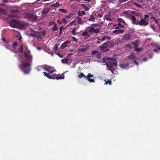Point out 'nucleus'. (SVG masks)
<instances>
[{
  "mask_svg": "<svg viewBox=\"0 0 160 160\" xmlns=\"http://www.w3.org/2000/svg\"><path fill=\"white\" fill-rule=\"evenodd\" d=\"M149 16L145 15L144 18H141L140 20H137L134 16H131L130 18L133 24L141 26H145L148 24Z\"/></svg>",
  "mask_w": 160,
  "mask_h": 160,
  "instance_id": "f257e3e1",
  "label": "nucleus"
},
{
  "mask_svg": "<svg viewBox=\"0 0 160 160\" xmlns=\"http://www.w3.org/2000/svg\"><path fill=\"white\" fill-rule=\"evenodd\" d=\"M32 31L36 32L35 34H31L30 35L37 39L42 38L41 36H44L46 33V32L44 29L40 28L39 26L34 27Z\"/></svg>",
  "mask_w": 160,
  "mask_h": 160,
  "instance_id": "f03ea898",
  "label": "nucleus"
},
{
  "mask_svg": "<svg viewBox=\"0 0 160 160\" xmlns=\"http://www.w3.org/2000/svg\"><path fill=\"white\" fill-rule=\"evenodd\" d=\"M30 67V64L29 63L25 62H22V64L21 65V69L25 74L29 73L30 71V68H27Z\"/></svg>",
  "mask_w": 160,
  "mask_h": 160,
  "instance_id": "7ed1b4c3",
  "label": "nucleus"
},
{
  "mask_svg": "<svg viewBox=\"0 0 160 160\" xmlns=\"http://www.w3.org/2000/svg\"><path fill=\"white\" fill-rule=\"evenodd\" d=\"M138 41H135L134 42L131 44H127L126 45V46L128 48H133L135 49V51L137 52H139L142 50V48H138L137 47L138 46Z\"/></svg>",
  "mask_w": 160,
  "mask_h": 160,
  "instance_id": "20e7f679",
  "label": "nucleus"
},
{
  "mask_svg": "<svg viewBox=\"0 0 160 160\" xmlns=\"http://www.w3.org/2000/svg\"><path fill=\"white\" fill-rule=\"evenodd\" d=\"M44 73V75L49 79H56L57 80H60L62 79H64V75L63 74H61V76H58V75H50L49 73H47V72H43Z\"/></svg>",
  "mask_w": 160,
  "mask_h": 160,
  "instance_id": "39448f33",
  "label": "nucleus"
},
{
  "mask_svg": "<svg viewBox=\"0 0 160 160\" xmlns=\"http://www.w3.org/2000/svg\"><path fill=\"white\" fill-rule=\"evenodd\" d=\"M24 47L25 48V50L24 52V56L27 58L28 62H31L32 61V56L30 55V50L28 49L27 47L24 46Z\"/></svg>",
  "mask_w": 160,
  "mask_h": 160,
  "instance_id": "423d86ee",
  "label": "nucleus"
},
{
  "mask_svg": "<svg viewBox=\"0 0 160 160\" xmlns=\"http://www.w3.org/2000/svg\"><path fill=\"white\" fill-rule=\"evenodd\" d=\"M88 31L92 34H95L99 32L100 31V28L95 29L93 27L90 26L88 27Z\"/></svg>",
  "mask_w": 160,
  "mask_h": 160,
  "instance_id": "0eeeda50",
  "label": "nucleus"
},
{
  "mask_svg": "<svg viewBox=\"0 0 160 160\" xmlns=\"http://www.w3.org/2000/svg\"><path fill=\"white\" fill-rule=\"evenodd\" d=\"M27 24L24 22H20L18 21L17 28L21 30L25 29L27 26Z\"/></svg>",
  "mask_w": 160,
  "mask_h": 160,
  "instance_id": "6e6552de",
  "label": "nucleus"
},
{
  "mask_svg": "<svg viewBox=\"0 0 160 160\" xmlns=\"http://www.w3.org/2000/svg\"><path fill=\"white\" fill-rule=\"evenodd\" d=\"M10 12L12 13L9 15V17L11 18L17 17L18 16L19 12L17 10H12L10 11Z\"/></svg>",
  "mask_w": 160,
  "mask_h": 160,
  "instance_id": "1a4fd4ad",
  "label": "nucleus"
},
{
  "mask_svg": "<svg viewBox=\"0 0 160 160\" xmlns=\"http://www.w3.org/2000/svg\"><path fill=\"white\" fill-rule=\"evenodd\" d=\"M93 77V74H91L90 73H89L88 74V76H87V78H85L86 80H87L89 82H94L95 80L94 79H90V77Z\"/></svg>",
  "mask_w": 160,
  "mask_h": 160,
  "instance_id": "9d476101",
  "label": "nucleus"
},
{
  "mask_svg": "<svg viewBox=\"0 0 160 160\" xmlns=\"http://www.w3.org/2000/svg\"><path fill=\"white\" fill-rule=\"evenodd\" d=\"M108 45L106 44L102 45L100 46L101 51L102 52H105L108 50Z\"/></svg>",
  "mask_w": 160,
  "mask_h": 160,
  "instance_id": "9b49d317",
  "label": "nucleus"
},
{
  "mask_svg": "<svg viewBox=\"0 0 160 160\" xmlns=\"http://www.w3.org/2000/svg\"><path fill=\"white\" fill-rule=\"evenodd\" d=\"M18 21L14 20L11 21L10 23V25L13 28H17L18 22Z\"/></svg>",
  "mask_w": 160,
  "mask_h": 160,
  "instance_id": "f8f14e48",
  "label": "nucleus"
},
{
  "mask_svg": "<svg viewBox=\"0 0 160 160\" xmlns=\"http://www.w3.org/2000/svg\"><path fill=\"white\" fill-rule=\"evenodd\" d=\"M70 43V41H66V42L63 43L61 45V48L63 49L68 46V44Z\"/></svg>",
  "mask_w": 160,
  "mask_h": 160,
  "instance_id": "ddd939ff",
  "label": "nucleus"
},
{
  "mask_svg": "<svg viewBox=\"0 0 160 160\" xmlns=\"http://www.w3.org/2000/svg\"><path fill=\"white\" fill-rule=\"evenodd\" d=\"M88 48V47L87 46H84L83 48L78 49V52H85L87 50Z\"/></svg>",
  "mask_w": 160,
  "mask_h": 160,
  "instance_id": "4468645a",
  "label": "nucleus"
},
{
  "mask_svg": "<svg viewBox=\"0 0 160 160\" xmlns=\"http://www.w3.org/2000/svg\"><path fill=\"white\" fill-rule=\"evenodd\" d=\"M16 40H21L22 37L21 35L18 32H17L16 35Z\"/></svg>",
  "mask_w": 160,
  "mask_h": 160,
  "instance_id": "2eb2a0df",
  "label": "nucleus"
},
{
  "mask_svg": "<svg viewBox=\"0 0 160 160\" xmlns=\"http://www.w3.org/2000/svg\"><path fill=\"white\" fill-rule=\"evenodd\" d=\"M124 32V30L122 29L116 30L113 31L114 33H116L117 34H121Z\"/></svg>",
  "mask_w": 160,
  "mask_h": 160,
  "instance_id": "dca6fc26",
  "label": "nucleus"
},
{
  "mask_svg": "<svg viewBox=\"0 0 160 160\" xmlns=\"http://www.w3.org/2000/svg\"><path fill=\"white\" fill-rule=\"evenodd\" d=\"M23 51V46L22 45H21V47H20V48H19V49L18 51L16 50L15 51V53H19L20 52L22 53Z\"/></svg>",
  "mask_w": 160,
  "mask_h": 160,
  "instance_id": "f3484780",
  "label": "nucleus"
},
{
  "mask_svg": "<svg viewBox=\"0 0 160 160\" xmlns=\"http://www.w3.org/2000/svg\"><path fill=\"white\" fill-rule=\"evenodd\" d=\"M76 18L78 19L77 23L78 24H80L83 23V22L81 18L79 17H77Z\"/></svg>",
  "mask_w": 160,
  "mask_h": 160,
  "instance_id": "a211bd4d",
  "label": "nucleus"
},
{
  "mask_svg": "<svg viewBox=\"0 0 160 160\" xmlns=\"http://www.w3.org/2000/svg\"><path fill=\"white\" fill-rule=\"evenodd\" d=\"M135 56L134 54H133V53H132L130 55L128 56V58L130 59V60L133 59L135 58Z\"/></svg>",
  "mask_w": 160,
  "mask_h": 160,
  "instance_id": "6ab92c4d",
  "label": "nucleus"
},
{
  "mask_svg": "<svg viewBox=\"0 0 160 160\" xmlns=\"http://www.w3.org/2000/svg\"><path fill=\"white\" fill-rule=\"evenodd\" d=\"M78 78H81L82 77H84L85 78H87V76L84 75L83 73L82 72H81V73H80V74L78 75Z\"/></svg>",
  "mask_w": 160,
  "mask_h": 160,
  "instance_id": "aec40b11",
  "label": "nucleus"
},
{
  "mask_svg": "<svg viewBox=\"0 0 160 160\" xmlns=\"http://www.w3.org/2000/svg\"><path fill=\"white\" fill-rule=\"evenodd\" d=\"M130 37V34H125L123 37V38L124 40H128Z\"/></svg>",
  "mask_w": 160,
  "mask_h": 160,
  "instance_id": "412c9836",
  "label": "nucleus"
},
{
  "mask_svg": "<svg viewBox=\"0 0 160 160\" xmlns=\"http://www.w3.org/2000/svg\"><path fill=\"white\" fill-rule=\"evenodd\" d=\"M45 70L47 71L48 72L49 74H51L53 73V71L47 67L45 68Z\"/></svg>",
  "mask_w": 160,
  "mask_h": 160,
  "instance_id": "4be33fe9",
  "label": "nucleus"
},
{
  "mask_svg": "<svg viewBox=\"0 0 160 160\" xmlns=\"http://www.w3.org/2000/svg\"><path fill=\"white\" fill-rule=\"evenodd\" d=\"M49 9H44L43 11L42 12V14H46L49 11Z\"/></svg>",
  "mask_w": 160,
  "mask_h": 160,
  "instance_id": "5701e85b",
  "label": "nucleus"
},
{
  "mask_svg": "<svg viewBox=\"0 0 160 160\" xmlns=\"http://www.w3.org/2000/svg\"><path fill=\"white\" fill-rule=\"evenodd\" d=\"M53 27L52 28V31H56L57 30V25L55 23L53 22Z\"/></svg>",
  "mask_w": 160,
  "mask_h": 160,
  "instance_id": "b1692460",
  "label": "nucleus"
},
{
  "mask_svg": "<svg viewBox=\"0 0 160 160\" xmlns=\"http://www.w3.org/2000/svg\"><path fill=\"white\" fill-rule=\"evenodd\" d=\"M90 17V18L88 19V21H92L93 22H94L95 19L94 16L92 15H91Z\"/></svg>",
  "mask_w": 160,
  "mask_h": 160,
  "instance_id": "393cba45",
  "label": "nucleus"
},
{
  "mask_svg": "<svg viewBox=\"0 0 160 160\" xmlns=\"http://www.w3.org/2000/svg\"><path fill=\"white\" fill-rule=\"evenodd\" d=\"M95 15L97 17H99L101 18L103 16V14L102 13H99L98 12H97L95 14Z\"/></svg>",
  "mask_w": 160,
  "mask_h": 160,
  "instance_id": "a878e982",
  "label": "nucleus"
},
{
  "mask_svg": "<svg viewBox=\"0 0 160 160\" xmlns=\"http://www.w3.org/2000/svg\"><path fill=\"white\" fill-rule=\"evenodd\" d=\"M85 12L83 11H79L78 12V14L79 16H82V15H85Z\"/></svg>",
  "mask_w": 160,
  "mask_h": 160,
  "instance_id": "bb28decb",
  "label": "nucleus"
},
{
  "mask_svg": "<svg viewBox=\"0 0 160 160\" xmlns=\"http://www.w3.org/2000/svg\"><path fill=\"white\" fill-rule=\"evenodd\" d=\"M61 62L63 63L66 64L68 62L67 57L61 60Z\"/></svg>",
  "mask_w": 160,
  "mask_h": 160,
  "instance_id": "cd10ccee",
  "label": "nucleus"
},
{
  "mask_svg": "<svg viewBox=\"0 0 160 160\" xmlns=\"http://www.w3.org/2000/svg\"><path fill=\"white\" fill-rule=\"evenodd\" d=\"M0 13L3 15H5L6 14V12L4 9L0 8Z\"/></svg>",
  "mask_w": 160,
  "mask_h": 160,
  "instance_id": "c85d7f7f",
  "label": "nucleus"
},
{
  "mask_svg": "<svg viewBox=\"0 0 160 160\" xmlns=\"http://www.w3.org/2000/svg\"><path fill=\"white\" fill-rule=\"evenodd\" d=\"M128 66V63L126 64H120V67L122 68H125Z\"/></svg>",
  "mask_w": 160,
  "mask_h": 160,
  "instance_id": "c756f323",
  "label": "nucleus"
},
{
  "mask_svg": "<svg viewBox=\"0 0 160 160\" xmlns=\"http://www.w3.org/2000/svg\"><path fill=\"white\" fill-rule=\"evenodd\" d=\"M113 65L111 64L109 62H108L106 64V66L108 68H112Z\"/></svg>",
  "mask_w": 160,
  "mask_h": 160,
  "instance_id": "7c9ffc66",
  "label": "nucleus"
},
{
  "mask_svg": "<svg viewBox=\"0 0 160 160\" xmlns=\"http://www.w3.org/2000/svg\"><path fill=\"white\" fill-rule=\"evenodd\" d=\"M156 48H157V49H154V51L155 52H157L158 51H160V48L159 47V45H156Z\"/></svg>",
  "mask_w": 160,
  "mask_h": 160,
  "instance_id": "2f4dec72",
  "label": "nucleus"
},
{
  "mask_svg": "<svg viewBox=\"0 0 160 160\" xmlns=\"http://www.w3.org/2000/svg\"><path fill=\"white\" fill-rule=\"evenodd\" d=\"M110 58H102V62H103L105 63V62H106V61L108 60H109V59H110Z\"/></svg>",
  "mask_w": 160,
  "mask_h": 160,
  "instance_id": "473e14b6",
  "label": "nucleus"
},
{
  "mask_svg": "<svg viewBox=\"0 0 160 160\" xmlns=\"http://www.w3.org/2000/svg\"><path fill=\"white\" fill-rule=\"evenodd\" d=\"M82 35H83V36H88V37H89V35L88 33V32L87 31L84 32L82 33Z\"/></svg>",
  "mask_w": 160,
  "mask_h": 160,
  "instance_id": "72a5a7b5",
  "label": "nucleus"
},
{
  "mask_svg": "<svg viewBox=\"0 0 160 160\" xmlns=\"http://www.w3.org/2000/svg\"><path fill=\"white\" fill-rule=\"evenodd\" d=\"M112 83V82L110 80H108V81H105V84H107L111 85Z\"/></svg>",
  "mask_w": 160,
  "mask_h": 160,
  "instance_id": "f704fd0d",
  "label": "nucleus"
},
{
  "mask_svg": "<svg viewBox=\"0 0 160 160\" xmlns=\"http://www.w3.org/2000/svg\"><path fill=\"white\" fill-rule=\"evenodd\" d=\"M58 10L59 11H60V12H62L63 13H66L67 12V10H65L64 9H63V8L59 9Z\"/></svg>",
  "mask_w": 160,
  "mask_h": 160,
  "instance_id": "c9c22d12",
  "label": "nucleus"
},
{
  "mask_svg": "<svg viewBox=\"0 0 160 160\" xmlns=\"http://www.w3.org/2000/svg\"><path fill=\"white\" fill-rule=\"evenodd\" d=\"M109 3H115L116 0H106Z\"/></svg>",
  "mask_w": 160,
  "mask_h": 160,
  "instance_id": "e433bc0d",
  "label": "nucleus"
},
{
  "mask_svg": "<svg viewBox=\"0 0 160 160\" xmlns=\"http://www.w3.org/2000/svg\"><path fill=\"white\" fill-rule=\"evenodd\" d=\"M111 39V38L109 37H104L102 39V40H105L106 39H107V40H109Z\"/></svg>",
  "mask_w": 160,
  "mask_h": 160,
  "instance_id": "4c0bfd02",
  "label": "nucleus"
},
{
  "mask_svg": "<svg viewBox=\"0 0 160 160\" xmlns=\"http://www.w3.org/2000/svg\"><path fill=\"white\" fill-rule=\"evenodd\" d=\"M59 44L58 43L55 44V46H54V51H56L57 50V49L58 48V46H59Z\"/></svg>",
  "mask_w": 160,
  "mask_h": 160,
  "instance_id": "58836bf2",
  "label": "nucleus"
},
{
  "mask_svg": "<svg viewBox=\"0 0 160 160\" xmlns=\"http://www.w3.org/2000/svg\"><path fill=\"white\" fill-rule=\"evenodd\" d=\"M114 62H108L114 65V66H116V65H117V62L116 61Z\"/></svg>",
  "mask_w": 160,
  "mask_h": 160,
  "instance_id": "ea45409f",
  "label": "nucleus"
},
{
  "mask_svg": "<svg viewBox=\"0 0 160 160\" xmlns=\"http://www.w3.org/2000/svg\"><path fill=\"white\" fill-rule=\"evenodd\" d=\"M59 3L58 2H57L56 3L53 4L52 5V6L55 7H56L59 5Z\"/></svg>",
  "mask_w": 160,
  "mask_h": 160,
  "instance_id": "a19ab883",
  "label": "nucleus"
},
{
  "mask_svg": "<svg viewBox=\"0 0 160 160\" xmlns=\"http://www.w3.org/2000/svg\"><path fill=\"white\" fill-rule=\"evenodd\" d=\"M133 4L134 5H135L137 6V7H140V8H142L141 6V5H140L139 4H138V3H137L134 2V3H133Z\"/></svg>",
  "mask_w": 160,
  "mask_h": 160,
  "instance_id": "79ce46f5",
  "label": "nucleus"
},
{
  "mask_svg": "<svg viewBox=\"0 0 160 160\" xmlns=\"http://www.w3.org/2000/svg\"><path fill=\"white\" fill-rule=\"evenodd\" d=\"M75 30V28H74L72 31V34L74 35L76 34V33Z\"/></svg>",
  "mask_w": 160,
  "mask_h": 160,
  "instance_id": "37998d69",
  "label": "nucleus"
},
{
  "mask_svg": "<svg viewBox=\"0 0 160 160\" xmlns=\"http://www.w3.org/2000/svg\"><path fill=\"white\" fill-rule=\"evenodd\" d=\"M17 46V42H14L12 44V48H14V47Z\"/></svg>",
  "mask_w": 160,
  "mask_h": 160,
  "instance_id": "c03bdc74",
  "label": "nucleus"
},
{
  "mask_svg": "<svg viewBox=\"0 0 160 160\" xmlns=\"http://www.w3.org/2000/svg\"><path fill=\"white\" fill-rule=\"evenodd\" d=\"M118 20L119 22H123L124 23H125L124 21L121 18H119Z\"/></svg>",
  "mask_w": 160,
  "mask_h": 160,
  "instance_id": "a18cd8bd",
  "label": "nucleus"
},
{
  "mask_svg": "<svg viewBox=\"0 0 160 160\" xmlns=\"http://www.w3.org/2000/svg\"><path fill=\"white\" fill-rule=\"evenodd\" d=\"M55 53L57 54V55H58V56H59V57L61 58H63V55H61L60 53H57L56 52H55Z\"/></svg>",
  "mask_w": 160,
  "mask_h": 160,
  "instance_id": "49530a36",
  "label": "nucleus"
},
{
  "mask_svg": "<svg viewBox=\"0 0 160 160\" xmlns=\"http://www.w3.org/2000/svg\"><path fill=\"white\" fill-rule=\"evenodd\" d=\"M105 18H106V19L107 21H112L111 19V18H110L109 17H106Z\"/></svg>",
  "mask_w": 160,
  "mask_h": 160,
  "instance_id": "de8ad7c7",
  "label": "nucleus"
},
{
  "mask_svg": "<svg viewBox=\"0 0 160 160\" xmlns=\"http://www.w3.org/2000/svg\"><path fill=\"white\" fill-rule=\"evenodd\" d=\"M110 60H111L114 61H116V58H110Z\"/></svg>",
  "mask_w": 160,
  "mask_h": 160,
  "instance_id": "09e8293b",
  "label": "nucleus"
},
{
  "mask_svg": "<svg viewBox=\"0 0 160 160\" xmlns=\"http://www.w3.org/2000/svg\"><path fill=\"white\" fill-rule=\"evenodd\" d=\"M81 6L82 8H84V9H86V8H88V7H87L85 4H82L81 5Z\"/></svg>",
  "mask_w": 160,
  "mask_h": 160,
  "instance_id": "8fccbe9b",
  "label": "nucleus"
},
{
  "mask_svg": "<svg viewBox=\"0 0 160 160\" xmlns=\"http://www.w3.org/2000/svg\"><path fill=\"white\" fill-rule=\"evenodd\" d=\"M108 70H109L110 71H111V72H112V73H113L114 69H112L111 68H108Z\"/></svg>",
  "mask_w": 160,
  "mask_h": 160,
  "instance_id": "3c124183",
  "label": "nucleus"
},
{
  "mask_svg": "<svg viewBox=\"0 0 160 160\" xmlns=\"http://www.w3.org/2000/svg\"><path fill=\"white\" fill-rule=\"evenodd\" d=\"M62 21L64 23H68L67 22V21L65 19V18H64L63 19Z\"/></svg>",
  "mask_w": 160,
  "mask_h": 160,
  "instance_id": "603ef678",
  "label": "nucleus"
},
{
  "mask_svg": "<svg viewBox=\"0 0 160 160\" xmlns=\"http://www.w3.org/2000/svg\"><path fill=\"white\" fill-rule=\"evenodd\" d=\"M98 52V51H94L92 52V54L94 55Z\"/></svg>",
  "mask_w": 160,
  "mask_h": 160,
  "instance_id": "864d4df0",
  "label": "nucleus"
},
{
  "mask_svg": "<svg viewBox=\"0 0 160 160\" xmlns=\"http://www.w3.org/2000/svg\"><path fill=\"white\" fill-rule=\"evenodd\" d=\"M57 22L59 24H60L62 23V21H61L60 20L58 19L57 21Z\"/></svg>",
  "mask_w": 160,
  "mask_h": 160,
  "instance_id": "5fc2aeb1",
  "label": "nucleus"
},
{
  "mask_svg": "<svg viewBox=\"0 0 160 160\" xmlns=\"http://www.w3.org/2000/svg\"><path fill=\"white\" fill-rule=\"evenodd\" d=\"M98 24H96V23H94V24H91V26H93L94 27H96V26H98Z\"/></svg>",
  "mask_w": 160,
  "mask_h": 160,
  "instance_id": "6e6d98bb",
  "label": "nucleus"
},
{
  "mask_svg": "<svg viewBox=\"0 0 160 160\" xmlns=\"http://www.w3.org/2000/svg\"><path fill=\"white\" fill-rule=\"evenodd\" d=\"M133 62H134L136 64L138 65V62H137L136 60H134V61H133Z\"/></svg>",
  "mask_w": 160,
  "mask_h": 160,
  "instance_id": "4d7b16f0",
  "label": "nucleus"
},
{
  "mask_svg": "<svg viewBox=\"0 0 160 160\" xmlns=\"http://www.w3.org/2000/svg\"><path fill=\"white\" fill-rule=\"evenodd\" d=\"M37 70L38 71H40L41 70V67H38L37 68Z\"/></svg>",
  "mask_w": 160,
  "mask_h": 160,
  "instance_id": "13d9d810",
  "label": "nucleus"
},
{
  "mask_svg": "<svg viewBox=\"0 0 160 160\" xmlns=\"http://www.w3.org/2000/svg\"><path fill=\"white\" fill-rule=\"evenodd\" d=\"M2 2L4 3H7L8 1V0H2Z\"/></svg>",
  "mask_w": 160,
  "mask_h": 160,
  "instance_id": "bf43d9fd",
  "label": "nucleus"
},
{
  "mask_svg": "<svg viewBox=\"0 0 160 160\" xmlns=\"http://www.w3.org/2000/svg\"><path fill=\"white\" fill-rule=\"evenodd\" d=\"M147 58H143V59H142V60H143V61L145 62V61H147Z\"/></svg>",
  "mask_w": 160,
  "mask_h": 160,
  "instance_id": "052dcab7",
  "label": "nucleus"
},
{
  "mask_svg": "<svg viewBox=\"0 0 160 160\" xmlns=\"http://www.w3.org/2000/svg\"><path fill=\"white\" fill-rule=\"evenodd\" d=\"M62 28H63V27L62 26V27H61V28H60V32H59V34L61 33L62 30Z\"/></svg>",
  "mask_w": 160,
  "mask_h": 160,
  "instance_id": "680f3d73",
  "label": "nucleus"
},
{
  "mask_svg": "<svg viewBox=\"0 0 160 160\" xmlns=\"http://www.w3.org/2000/svg\"><path fill=\"white\" fill-rule=\"evenodd\" d=\"M70 18V17L69 16H68V15H66V16H65V18Z\"/></svg>",
  "mask_w": 160,
  "mask_h": 160,
  "instance_id": "e2e57ef3",
  "label": "nucleus"
},
{
  "mask_svg": "<svg viewBox=\"0 0 160 160\" xmlns=\"http://www.w3.org/2000/svg\"><path fill=\"white\" fill-rule=\"evenodd\" d=\"M123 13L125 14H128V12L127 11H124L123 12Z\"/></svg>",
  "mask_w": 160,
  "mask_h": 160,
  "instance_id": "0e129e2a",
  "label": "nucleus"
},
{
  "mask_svg": "<svg viewBox=\"0 0 160 160\" xmlns=\"http://www.w3.org/2000/svg\"><path fill=\"white\" fill-rule=\"evenodd\" d=\"M74 22H75V21H74H74H72V22L70 23V24H72Z\"/></svg>",
  "mask_w": 160,
  "mask_h": 160,
  "instance_id": "69168bd1",
  "label": "nucleus"
},
{
  "mask_svg": "<svg viewBox=\"0 0 160 160\" xmlns=\"http://www.w3.org/2000/svg\"><path fill=\"white\" fill-rule=\"evenodd\" d=\"M118 26H119L121 27H123V26L120 24V23L118 24Z\"/></svg>",
  "mask_w": 160,
  "mask_h": 160,
  "instance_id": "338daca9",
  "label": "nucleus"
},
{
  "mask_svg": "<svg viewBox=\"0 0 160 160\" xmlns=\"http://www.w3.org/2000/svg\"><path fill=\"white\" fill-rule=\"evenodd\" d=\"M89 8H88H88H86V9H85V10L86 11H88L89 10Z\"/></svg>",
  "mask_w": 160,
  "mask_h": 160,
  "instance_id": "774afa93",
  "label": "nucleus"
}]
</instances>
